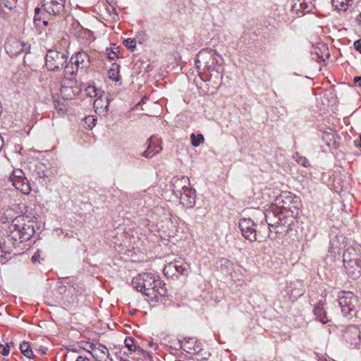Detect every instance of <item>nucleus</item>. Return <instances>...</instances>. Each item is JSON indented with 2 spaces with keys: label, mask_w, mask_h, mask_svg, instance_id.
I'll use <instances>...</instances> for the list:
<instances>
[{
  "label": "nucleus",
  "mask_w": 361,
  "mask_h": 361,
  "mask_svg": "<svg viewBox=\"0 0 361 361\" xmlns=\"http://www.w3.org/2000/svg\"><path fill=\"white\" fill-rule=\"evenodd\" d=\"M23 220V217L18 216V217L16 218L15 219H13L11 225L10 226V230L12 233H13L16 231L19 232V233H20L19 238H21L23 237L22 235H23V234H27L28 235H30L29 231H30V232L32 231V229L30 228V226H27V227L25 228V225H23V226L21 225V222Z\"/></svg>",
  "instance_id": "6e6552de"
},
{
  "label": "nucleus",
  "mask_w": 361,
  "mask_h": 361,
  "mask_svg": "<svg viewBox=\"0 0 361 361\" xmlns=\"http://www.w3.org/2000/svg\"><path fill=\"white\" fill-rule=\"evenodd\" d=\"M4 139L3 137H1V135H0V150L2 149L3 146H4Z\"/></svg>",
  "instance_id": "f704fd0d"
},
{
  "label": "nucleus",
  "mask_w": 361,
  "mask_h": 361,
  "mask_svg": "<svg viewBox=\"0 0 361 361\" xmlns=\"http://www.w3.org/2000/svg\"><path fill=\"white\" fill-rule=\"evenodd\" d=\"M324 139L327 141L328 140H331V139L329 137V135L326 134L324 137Z\"/></svg>",
  "instance_id": "c9c22d12"
},
{
  "label": "nucleus",
  "mask_w": 361,
  "mask_h": 361,
  "mask_svg": "<svg viewBox=\"0 0 361 361\" xmlns=\"http://www.w3.org/2000/svg\"><path fill=\"white\" fill-rule=\"evenodd\" d=\"M350 253L345 252L343 254V263L348 274L353 279H355L361 275V266L357 259H352Z\"/></svg>",
  "instance_id": "20e7f679"
},
{
  "label": "nucleus",
  "mask_w": 361,
  "mask_h": 361,
  "mask_svg": "<svg viewBox=\"0 0 361 361\" xmlns=\"http://www.w3.org/2000/svg\"><path fill=\"white\" fill-rule=\"evenodd\" d=\"M11 181L13 183L16 182L17 180H23L25 178L24 176V173L20 169H16L13 171L12 175L11 176Z\"/></svg>",
  "instance_id": "b1692460"
},
{
  "label": "nucleus",
  "mask_w": 361,
  "mask_h": 361,
  "mask_svg": "<svg viewBox=\"0 0 361 361\" xmlns=\"http://www.w3.org/2000/svg\"><path fill=\"white\" fill-rule=\"evenodd\" d=\"M133 287L143 293L152 300L157 301L159 296L166 294V290L159 276L151 273L138 274L133 279Z\"/></svg>",
  "instance_id": "f257e3e1"
},
{
  "label": "nucleus",
  "mask_w": 361,
  "mask_h": 361,
  "mask_svg": "<svg viewBox=\"0 0 361 361\" xmlns=\"http://www.w3.org/2000/svg\"><path fill=\"white\" fill-rule=\"evenodd\" d=\"M67 56L55 50H49L46 56V66L50 71H59L64 67Z\"/></svg>",
  "instance_id": "f03ea898"
},
{
  "label": "nucleus",
  "mask_w": 361,
  "mask_h": 361,
  "mask_svg": "<svg viewBox=\"0 0 361 361\" xmlns=\"http://www.w3.org/2000/svg\"><path fill=\"white\" fill-rule=\"evenodd\" d=\"M312 8V3L310 0H293V4L292 5V11L297 14L310 12Z\"/></svg>",
  "instance_id": "1a4fd4ad"
},
{
  "label": "nucleus",
  "mask_w": 361,
  "mask_h": 361,
  "mask_svg": "<svg viewBox=\"0 0 361 361\" xmlns=\"http://www.w3.org/2000/svg\"><path fill=\"white\" fill-rule=\"evenodd\" d=\"M24 47L25 45H22L18 42H13V44H7L6 51L11 56H16L20 54L22 51H24Z\"/></svg>",
  "instance_id": "4468645a"
},
{
  "label": "nucleus",
  "mask_w": 361,
  "mask_h": 361,
  "mask_svg": "<svg viewBox=\"0 0 361 361\" xmlns=\"http://www.w3.org/2000/svg\"><path fill=\"white\" fill-rule=\"evenodd\" d=\"M354 82L355 83H357L360 86H361V77H358V76L355 77L354 78Z\"/></svg>",
  "instance_id": "2f4dec72"
},
{
  "label": "nucleus",
  "mask_w": 361,
  "mask_h": 361,
  "mask_svg": "<svg viewBox=\"0 0 361 361\" xmlns=\"http://www.w3.org/2000/svg\"><path fill=\"white\" fill-rule=\"evenodd\" d=\"M124 343L130 352L140 350V348L137 347V345L134 343V340L132 338H126Z\"/></svg>",
  "instance_id": "393cba45"
},
{
  "label": "nucleus",
  "mask_w": 361,
  "mask_h": 361,
  "mask_svg": "<svg viewBox=\"0 0 361 361\" xmlns=\"http://www.w3.org/2000/svg\"><path fill=\"white\" fill-rule=\"evenodd\" d=\"M190 140L192 145L195 147H197L203 142L204 137L202 134H199L197 136L195 134H192L190 136Z\"/></svg>",
  "instance_id": "a878e982"
},
{
  "label": "nucleus",
  "mask_w": 361,
  "mask_h": 361,
  "mask_svg": "<svg viewBox=\"0 0 361 361\" xmlns=\"http://www.w3.org/2000/svg\"><path fill=\"white\" fill-rule=\"evenodd\" d=\"M360 143H359V145L361 147V135H360Z\"/></svg>",
  "instance_id": "79ce46f5"
},
{
  "label": "nucleus",
  "mask_w": 361,
  "mask_h": 361,
  "mask_svg": "<svg viewBox=\"0 0 361 361\" xmlns=\"http://www.w3.org/2000/svg\"><path fill=\"white\" fill-rule=\"evenodd\" d=\"M119 73V66L117 64H112L111 68L108 72V75L110 79L114 81H118L121 78L118 75Z\"/></svg>",
  "instance_id": "a211bd4d"
},
{
  "label": "nucleus",
  "mask_w": 361,
  "mask_h": 361,
  "mask_svg": "<svg viewBox=\"0 0 361 361\" xmlns=\"http://www.w3.org/2000/svg\"><path fill=\"white\" fill-rule=\"evenodd\" d=\"M183 190V195L181 196V200H184V197H189L192 200V201H190L189 204L190 207L192 206V204H194V199L195 197V190L194 189H192L190 188H188V186H184L182 188Z\"/></svg>",
  "instance_id": "f3484780"
},
{
  "label": "nucleus",
  "mask_w": 361,
  "mask_h": 361,
  "mask_svg": "<svg viewBox=\"0 0 361 361\" xmlns=\"http://www.w3.org/2000/svg\"><path fill=\"white\" fill-rule=\"evenodd\" d=\"M122 361H129V360H123Z\"/></svg>",
  "instance_id": "37998d69"
},
{
  "label": "nucleus",
  "mask_w": 361,
  "mask_h": 361,
  "mask_svg": "<svg viewBox=\"0 0 361 361\" xmlns=\"http://www.w3.org/2000/svg\"><path fill=\"white\" fill-rule=\"evenodd\" d=\"M58 2H59V1H58V0L51 1L50 9H48L47 7H43V8L49 14L58 15L63 11V8H59L58 6H56V5L57 6L59 5V4H58Z\"/></svg>",
  "instance_id": "6ab92c4d"
},
{
  "label": "nucleus",
  "mask_w": 361,
  "mask_h": 361,
  "mask_svg": "<svg viewBox=\"0 0 361 361\" xmlns=\"http://www.w3.org/2000/svg\"><path fill=\"white\" fill-rule=\"evenodd\" d=\"M71 61L76 66H80L82 68H87L90 63L89 56L85 52L76 54L75 57L71 58Z\"/></svg>",
  "instance_id": "f8f14e48"
},
{
  "label": "nucleus",
  "mask_w": 361,
  "mask_h": 361,
  "mask_svg": "<svg viewBox=\"0 0 361 361\" xmlns=\"http://www.w3.org/2000/svg\"><path fill=\"white\" fill-rule=\"evenodd\" d=\"M97 91L98 90L95 88L94 86H91V85L88 86L85 89L87 95H88L91 97H97L98 95Z\"/></svg>",
  "instance_id": "cd10ccee"
},
{
  "label": "nucleus",
  "mask_w": 361,
  "mask_h": 361,
  "mask_svg": "<svg viewBox=\"0 0 361 361\" xmlns=\"http://www.w3.org/2000/svg\"><path fill=\"white\" fill-rule=\"evenodd\" d=\"M20 350H21L22 353H23L25 356H26V357H29V358H30V357H32L33 353H32V350H31V349H30V345H29V343H28L23 342V343L20 345Z\"/></svg>",
  "instance_id": "5701e85b"
},
{
  "label": "nucleus",
  "mask_w": 361,
  "mask_h": 361,
  "mask_svg": "<svg viewBox=\"0 0 361 361\" xmlns=\"http://www.w3.org/2000/svg\"><path fill=\"white\" fill-rule=\"evenodd\" d=\"M13 186L16 187L17 190H20L23 194H29L31 188L30 186L26 180V178H23L20 180H17L12 183Z\"/></svg>",
  "instance_id": "2eb2a0df"
},
{
  "label": "nucleus",
  "mask_w": 361,
  "mask_h": 361,
  "mask_svg": "<svg viewBox=\"0 0 361 361\" xmlns=\"http://www.w3.org/2000/svg\"><path fill=\"white\" fill-rule=\"evenodd\" d=\"M357 299L354 295L350 293H345L343 295L340 297L339 305L341 307L342 312L345 314H352V312L355 307Z\"/></svg>",
  "instance_id": "423d86ee"
},
{
  "label": "nucleus",
  "mask_w": 361,
  "mask_h": 361,
  "mask_svg": "<svg viewBox=\"0 0 361 361\" xmlns=\"http://www.w3.org/2000/svg\"><path fill=\"white\" fill-rule=\"evenodd\" d=\"M123 44L132 51L135 48V42L134 39H127L123 41Z\"/></svg>",
  "instance_id": "c85d7f7f"
},
{
  "label": "nucleus",
  "mask_w": 361,
  "mask_h": 361,
  "mask_svg": "<svg viewBox=\"0 0 361 361\" xmlns=\"http://www.w3.org/2000/svg\"><path fill=\"white\" fill-rule=\"evenodd\" d=\"M293 158L295 159V161H296L298 164H301V165H302V166H305V167H306V166H307V165H308V161L307 160V159H306V158H305V157H302V156H300L298 153H296V154L293 156Z\"/></svg>",
  "instance_id": "bb28decb"
},
{
  "label": "nucleus",
  "mask_w": 361,
  "mask_h": 361,
  "mask_svg": "<svg viewBox=\"0 0 361 361\" xmlns=\"http://www.w3.org/2000/svg\"><path fill=\"white\" fill-rule=\"evenodd\" d=\"M333 6L338 10H345L346 6L351 0H331Z\"/></svg>",
  "instance_id": "412c9836"
},
{
  "label": "nucleus",
  "mask_w": 361,
  "mask_h": 361,
  "mask_svg": "<svg viewBox=\"0 0 361 361\" xmlns=\"http://www.w3.org/2000/svg\"><path fill=\"white\" fill-rule=\"evenodd\" d=\"M357 20H358L359 22H361V13H360L358 15V16H357Z\"/></svg>",
  "instance_id": "e433bc0d"
},
{
  "label": "nucleus",
  "mask_w": 361,
  "mask_h": 361,
  "mask_svg": "<svg viewBox=\"0 0 361 361\" xmlns=\"http://www.w3.org/2000/svg\"><path fill=\"white\" fill-rule=\"evenodd\" d=\"M76 361H89V360L87 357L78 356Z\"/></svg>",
  "instance_id": "473e14b6"
},
{
  "label": "nucleus",
  "mask_w": 361,
  "mask_h": 361,
  "mask_svg": "<svg viewBox=\"0 0 361 361\" xmlns=\"http://www.w3.org/2000/svg\"><path fill=\"white\" fill-rule=\"evenodd\" d=\"M243 235L251 242L257 240L256 230L254 228L255 223L250 219H243L239 222Z\"/></svg>",
  "instance_id": "39448f33"
},
{
  "label": "nucleus",
  "mask_w": 361,
  "mask_h": 361,
  "mask_svg": "<svg viewBox=\"0 0 361 361\" xmlns=\"http://www.w3.org/2000/svg\"><path fill=\"white\" fill-rule=\"evenodd\" d=\"M162 149L161 140L156 137H151L149 139V145L147 149L142 153L146 158H151L154 154L159 153Z\"/></svg>",
  "instance_id": "0eeeda50"
},
{
  "label": "nucleus",
  "mask_w": 361,
  "mask_h": 361,
  "mask_svg": "<svg viewBox=\"0 0 361 361\" xmlns=\"http://www.w3.org/2000/svg\"><path fill=\"white\" fill-rule=\"evenodd\" d=\"M81 89L75 81L71 79L64 78L61 89V94L66 99H72L75 95L78 94Z\"/></svg>",
  "instance_id": "7ed1b4c3"
},
{
  "label": "nucleus",
  "mask_w": 361,
  "mask_h": 361,
  "mask_svg": "<svg viewBox=\"0 0 361 361\" xmlns=\"http://www.w3.org/2000/svg\"><path fill=\"white\" fill-rule=\"evenodd\" d=\"M311 53L316 55L317 59L322 61H324V56H329L328 48L324 43H318L317 45L313 46Z\"/></svg>",
  "instance_id": "ddd939ff"
},
{
  "label": "nucleus",
  "mask_w": 361,
  "mask_h": 361,
  "mask_svg": "<svg viewBox=\"0 0 361 361\" xmlns=\"http://www.w3.org/2000/svg\"><path fill=\"white\" fill-rule=\"evenodd\" d=\"M178 262L169 264V268H174L177 272L181 274H185L187 272V267L183 264H179Z\"/></svg>",
  "instance_id": "aec40b11"
},
{
  "label": "nucleus",
  "mask_w": 361,
  "mask_h": 361,
  "mask_svg": "<svg viewBox=\"0 0 361 361\" xmlns=\"http://www.w3.org/2000/svg\"><path fill=\"white\" fill-rule=\"evenodd\" d=\"M39 11V8H36V9H35V12H36V13H37Z\"/></svg>",
  "instance_id": "a19ab883"
},
{
  "label": "nucleus",
  "mask_w": 361,
  "mask_h": 361,
  "mask_svg": "<svg viewBox=\"0 0 361 361\" xmlns=\"http://www.w3.org/2000/svg\"><path fill=\"white\" fill-rule=\"evenodd\" d=\"M148 345L154 350H156L158 348V345L151 341L148 342Z\"/></svg>",
  "instance_id": "7c9ffc66"
},
{
  "label": "nucleus",
  "mask_w": 361,
  "mask_h": 361,
  "mask_svg": "<svg viewBox=\"0 0 361 361\" xmlns=\"http://www.w3.org/2000/svg\"><path fill=\"white\" fill-rule=\"evenodd\" d=\"M8 352H9L8 350L4 349V355H7L8 353Z\"/></svg>",
  "instance_id": "4c0bfd02"
},
{
  "label": "nucleus",
  "mask_w": 361,
  "mask_h": 361,
  "mask_svg": "<svg viewBox=\"0 0 361 361\" xmlns=\"http://www.w3.org/2000/svg\"><path fill=\"white\" fill-rule=\"evenodd\" d=\"M355 49L361 53V39H358L354 42Z\"/></svg>",
  "instance_id": "c756f323"
},
{
  "label": "nucleus",
  "mask_w": 361,
  "mask_h": 361,
  "mask_svg": "<svg viewBox=\"0 0 361 361\" xmlns=\"http://www.w3.org/2000/svg\"><path fill=\"white\" fill-rule=\"evenodd\" d=\"M43 24L45 25H47L48 22L47 20H44L43 21Z\"/></svg>",
  "instance_id": "ea45409f"
},
{
  "label": "nucleus",
  "mask_w": 361,
  "mask_h": 361,
  "mask_svg": "<svg viewBox=\"0 0 361 361\" xmlns=\"http://www.w3.org/2000/svg\"><path fill=\"white\" fill-rule=\"evenodd\" d=\"M281 209H282V212H283V211L285 212H290L292 214V216H295V215H298V206H295V205H293V206H290V205H287V202H283V204L281 206Z\"/></svg>",
  "instance_id": "4be33fe9"
},
{
  "label": "nucleus",
  "mask_w": 361,
  "mask_h": 361,
  "mask_svg": "<svg viewBox=\"0 0 361 361\" xmlns=\"http://www.w3.org/2000/svg\"><path fill=\"white\" fill-rule=\"evenodd\" d=\"M314 314L317 318L323 324H326L329 320L327 319L326 312L322 305H318L314 309Z\"/></svg>",
  "instance_id": "dca6fc26"
},
{
  "label": "nucleus",
  "mask_w": 361,
  "mask_h": 361,
  "mask_svg": "<svg viewBox=\"0 0 361 361\" xmlns=\"http://www.w3.org/2000/svg\"><path fill=\"white\" fill-rule=\"evenodd\" d=\"M109 104V99L107 95L102 94L99 96L94 102V107L95 111L100 114L105 113Z\"/></svg>",
  "instance_id": "9d476101"
},
{
  "label": "nucleus",
  "mask_w": 361,
  "mask_h": 361,
  "mask_svg": "<svg viewBox=\"0 0 361 361\" xmlns=\"http://www.w3.org/2000/svg\"><path fill=\"white\" fill-rule=\"evenodd\" d=\"M91 353L94 357L99 361H104L106 357H109V350L106 347L101 344L93 346Z\"/></svg>",
  "instance_id": "9b49d317"
},
{
  "label": "nucleus",
  "mask_w": 361,
  "mask_h": 361,
  "mask_svg": "<svg viewBox=\"0 0 361 361\" xmlns=\"http://www.w3.org/2000/svg\"><path fill=\"white\" fill-rule=\"evenodd\" d=\"M39 257V254L35 253L34 256L32 257V262H35L37 260L38 257Z\"/></svg>",
  "instance_id": "72a5a7b5"
},
{
  "label": "nucleus",
  "mask_w": 361,
  "mask_h": 361,
  "mask_svg": "<svg viewBox=\"0 0 361 361\" xmlns=\"http://www.w3.org/2000/svg\"><path fill=\"white\" fill-rule=\"evenodd\" d=\"M86 120H92V121H94V118H91V117H90V118H86Z\"/></svg>",
  "instance_id": "58836bf2"
}]
</instances>
